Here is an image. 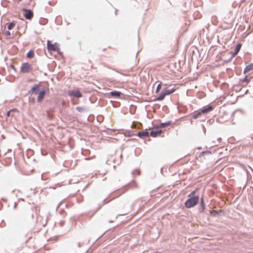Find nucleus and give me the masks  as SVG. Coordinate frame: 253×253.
<instances>
[{"instance_id":"nucleus-1","label":"nucleus","mask_w":253,"mask_h":253,"mask_svg":"<svg viewBox=\"0 0 253 253\" xmlns=\"http://www.w3.org/2000/svg\"><path fill=\"white\" fill-rule=\"evenodd\" d=\"M199 200L198 196H192L186 201L185 206L187 208H191L197 204Z\"/></svg>"},{"instance_id":"nucleus-2","label":"nucleus","mask_w":253,"mask_h":253,"mask_svg":"<svg viewBox=\"0 0 253 253\" xmlns=\"http://www.w3.org/2000/svg\"><path fill=\"white\" fill-rule=\"evenodd\" d=\"M47 48L49 51H56L59 49V45L56 42L52 44L50 41L48 40L47 42Z\"/></svg>"},{"instance_id":"nucleus-3","label":"nucleus","mask_w":253,"mask_h":253,"mask_svg":"<svg viewBox=\"0 0 253 253\" xmlns=\"http://www.w3.org/2000/svg\"><path fill=\"white\" fill-rule=\"evenodd\" d=\"M31 69V65L28 63H23L21 67V71L23 73H29Z\"/></svg>"},{"instance_id":"nucleus-4","label":"nucleus","mask_w":253,"mask_h":253,"mask_svg":"<svg viewBox=\"0 0 253 253\" xmlns=\"http://www.w3.org/2000/svg\"><path fill=\"white\" fill-rule=\"evenodd\" d=\"M23 11L25 12L24 14V17L27 19H31L33 17V13L32 10L30 9H27L26 8H23Z\"/></svg>"},{"instance_id":"nucleus-5","label":"nucleus","mask_w":253,"mask_h":253,"mask_svg":"<svg viewBox=\"0 0 253 253\" xmlns=\"http://www.w3.org/2000/svg\"><path fill=\"white\" fill-rule=\"evenodd\" d=\"M69 95L70 96H74L76 97H82V94L79 90H71L69 92Z\"/></svg>"},{"instance_id":"nucleus-6","label":"nucleus","mask_w":253,"mask_h":253,"mask_svg":"<svg viewBox=\"0 0 253 253\" xmlns=\"http://www.w3.org/2000/svg\"><path fill=\"white\" fill-rule=\"evenodd\" d=\"M212 109H213V107L211 106H206V107H204L202 109V112L204 114H206V113H208L209 112L211 111V110H212Z\"/></svg>"},{"instance_id":"nucleus-7","label":"nucleus","mask_w":253,"mask_h":253,"mask_svg":"<svg viewBox=\"0 0 253 253\" xmlns=\"http://www.w3.org/2000/svg\"><path fill=\"white\" fill-rule=\"evenodd\" d=\"M241 47V44L239 43L236 45V47L235 48V52L231 57L229 61L231 60L232 58H233L239 51L240 48Z\"/></svg>"},{"instance_id":"nucleus-8","label":"nucleus","mask_w":253,"mask_h":253,"mask_svg":"<svg viewBox=\"0 0 253 253\" xmlns=\"http://www.w3.org/2000/svg\"><path fill=\"white\" fill-rule=\"evenodd\" d=\"M137 136L140 138H143L149 136V133L147 131H140L138 133Z\"/></svg>"},{"instance_id":"nucleus-9","label":"nucleus","mask_w":253,"mask_h":253,"mask_svg":"<svg viewBox=\"0 0 253 253\" xmlns=\"http://www.w3.org/2000/svg\"><path fill=\"white\" fill-rule=\"evenodd\" d=\"M45 92L44 90L41 91L39 92V96H38V102H41L42 101V100L44 96L45 95Z\"/></svg>"},{"instance_id":"nucleus-10","label":"nucleus","mask_w":253,"mask_h":253,"mask_svg":"<svg viewBox=\"0 0 253 253\" xmlns=\"http://www.w3.org/2000/svg\"><path fill=\"white\" fill-rule=\"evenodd\" d=\"M162 132V131L161 130H159L157 131H152L150 132V135L152 137H155L157 136L158 135H160Z\"/></svg>"},{"instance_id":"nucleus-11","label":"nucleus","mask_w":253,"mask_h":253,"mask_svg":"<svg viewBox=\"0 0 253 253\" xmlns=\"http://www.w3.org/2000/svg\"><path fill=\"white\" fill-rule=\"evenodd\" d=\"M253 69V65L252 64L247 66L244 70V73L246 74Z\"/></svg>"},{"instance_id":"nucleus-12","label":"nucleus","mask_w":253,"mask_h":253,"mask_svg":"<svg viewBox=\"0 0 253 253\" xmlns=\"http://www.w3.org/2000/svg\"><path fill=\"white\" fill-rule=\"evenodd\" d=\"M39 88V84H35L31 89L29 91V93H33L36 90H37Z\"/></svg>"},{"instance_id":"nucleus-13","label":"nucleus","mask_w":253,"mask_h":253,"mask_svg":"<svg viewBox=\"0 0 253 253\" xmlns=\"http://www.w3.org/2000/svg\"><path fill=\"white\" fill-rule=\"evenodd\" d=\"M121 93L120 91H113L110 92V94L112 96H114L116 97H118L121 96Z\"/></svg>"},{"instance_id":"nucleus-14","label":"nucleus","mask_w":253,"mask_h":253,"mask_svg":"<svg viewBox=\"0 0 253 253\" xmlns=\"http://www.w3.org/2000/svg\"><path fill=\"white\" fill-rule=\"evenodd\" d=\"M166 94H165V92H162L159 96L156 99V100L158 101H161L164 99Z\"/></svg>"},{"instance_id":"nucleus-15","label":"nucleus","mask_w":253,"mask_h":253,"mask_svg":"<svg viewBox=\"0 0 253 253\" xmlns=\"http://www.w3.org/2000/svg\"><path fill=\"white\" fill-rule=\"evenodd\" d=\"M170 124V121L167 122L163 123H161V125H160V126L158 127H165L169 125Z\"/></svg>"},{"instance_id":"nucleus-16","label":"nucleus","mask_w":253,"mask_h":253,"mask_svg":"<svg viewBox=\"0 0 253 253\" xmlns=\"http://www.w3.org/2000/svg\"><path fill=\"white\" fill-rule=\"evenodd\" d=\"M174 91H175V89L173 88L171 89L167 90L164 92L167 95H169V94L172 93L173 92H174Z\"/></svg>"},{"instance_id":"nucleus-17","label":"nucleus","mask_w":253,"mask_h":253,"mask_svg":"<svg viewBox=\"0 0 253 253\" xmlns=\"http://www.w3.org/2000/svg\"><path fill=\"white\" fill-rule=\"evenodd\" d=\"M201 208L200 209V211H203L204 210V209H205V205H204V200H203V198H201Z\"/></svg>"},{"instance_id":"nucleus-18","label":"nucleus","mask_w":253,"mask_h":253,"mask_svg":"<svg viewBox=\"0 0 253 253\" xmlns=\"http://www.w3.org/2000/svg\"><path fill=\"white\" fill-rule=\"evenodd\" d=\"M76 109L79 112H84L86 111V109L84 107H77L76 108Z\"/></svg>"},{"instance_id":"nucleus-19","label":"nucleus","mask_w":253,"mask_h":253,"mask_svg":"<svg viewBox=\"0 0 253 253\" xmlns=\"http://www.w3.org/2000/svg\"><path fill=\"white\" fill-rule=\"evenodd\" d=\"M34 55V53L33 51L31 50L28 52V53L27 54V56L28 58H32L33 57Z\"/></svg>"},{"instance_id":"nucleus-20","label":"nucleus","mask_w":253,"mask_h":253,"mask_svg":"<svg viewBox=\"0 0 253 253\" xmlns=\"http://www.w3.org/2000/svg\"><path fill=\"white\" fill-rule=\"evenodd\" d=\"M15 23L11 22L8 25L7 28L8 30H11L15 25Z\"/></svg>"},{"instance_id":"nucleus-21","label":"nucleus","mask_w":253,"mask_h":253,"mask_svg":"<svg viewBox=\"0 0 253 253\" xmlns=\"http://www.w3.org/2000/svg\"><path fill=\"white\" fill-rule=\"evenodd\" d=\"M201 116V113H195L193 115V118L194 119H197Z\"/></svg>"},{"instance_id":"nucleus-22","label":"nucleus","mask_w":253,"mask_h":253,"mask_svg":"<svg viewBox=\"0 0 253 253\" xmlns=\"http://www.w3.org/2000/svg\"><path fill=\"white\" fill-rule=\"evenodd\" d=\"M161 84H158V85L157 86V88H156V92H158L159 91V90L161 88Z\"/></svg>"},{"instance_id":"nucleus-23","label":"nucleus","mask_w":253,"mask_h":253,"mask_svg":"<svg viewBox=\"0 0 253 253\" xmlns=\"http://www.w3.org/2000/svg\"><path fill=\"white\" fill-rule=\"evenodd\" d=\"M10 35V33L9 31H7L5 33V36H9Z\"/></svg>"},{"instance_id":"nucleus-24","label":"nucleus","mask_w":253,"mask_h":253,"mask_svg":"<svg viewBox=\"0 0 253 253\" xmlns=\"http://www.w3.org/2000/svg\"><path fill=\"white\" fill-rule=\"evenodd\" d=\"M11 111H12V110H9V111L7 112V115L8 116H10V112H11Z\"/></svg>"},{"instance_id":"nucleus-25","label":"nucleus","mask_w":253,"mask_h":253,"mask_svg":"<svg viewBox=\"0 0 253 253\" xmlns=\"http://www.w3.org/2000/svg\"><path fill=\"white\" fill-rule=\"evenodd\" d=\"M30 101L34 102L35 101V98H30Z\"/></svg>"},{"instance_id":"nucleus-26","label":"nucleus","mask_w":253,"mask_h":253,"mask_svg":"<svg viewBox=\"0 0 253 253\" xmlns=\"http://www.w3.org/2000/svg\"><path fill=\"white\" fill-rule=\"evenodd\" d=\"M16 203H15L14 204V209H15V208H16Z\"/></svg>"},{"instance_id":"nucleus-27","label":"nucleus","mask_w":253,"mask_h":253,"mask_svg":"<svg viewBox=\"0 0 253 253\" xmlns=\"http://www.w3.org/2000/svg\"><path fill=\"white\" fill-rule=\"evenodd\" d=\"M204 153H205V152H203L201 153V154H204Z\"/></svg>"},{"instance_id":"nucleus-28","label":"nucleus","mask_w":253,"mask_h":253,"mask_svg":"<svg viewBox=\"0 0 253 253\" xmlns=\"http://www.w3.org/2000/svg\"><path fill=\"white\" fill-rule=\"evenodd\" d=\"M252 64L253 65V63Z\"/></svg>"}]
</instances>
